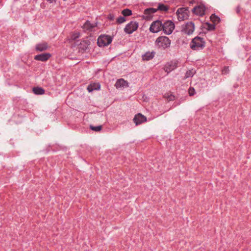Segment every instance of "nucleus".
Segmentation results:
<instances>
[{
    "label": "nucleus",
    "mask_w": 251,
    "mask_h": 251,
    "mask_svg": "<svg viewBox=\"0 0 251 251\" xmlns=\"http://www.w3.org/2000/svg\"><path fill=\"white\" fill-rule=\"evenodd\" d=\"M56 0H47L48 1H49L50 3L55 2Z\"/></svg>",
    "instance_id": "473e14b6"
},
{
    "label": "nucleus",
    "mask_w": 251,
    "mask_h": 251,
    "mask_svg": "<svg viewBox=\"0 0 251 251\" xmlns=\"http://www.w3.org/2000/svg\"><path fill=\"white\" fill-rule=\"evenodd\" d=\"M236 11L237 13H239L240 11V9L239 7H237L236 8Z\"/></svg>",
    "instance_id": "f704fd0d"
},
{
    "label": "nucleus",
    "mask_w": 251,
    "mask_h": 251,
    "mask_svg": "<svg viewBox=\"0 0 251 251\" xmlns=\"http://www.w3.org/2000/svg\"><path fill=\"white\" fill-rule=\"evenodd\" d=\"M179 21L187 20L188 18V10L187 8H179L176 13Z\"/></svg>",
    "instance_id": "39448f33"
},
{
    "label": "nucleus",
    "mask_w": 251,
    "mask_h": 251,
    "mask_svg": "<svg viewBox=\"0 0 251 251\" xmlns=\"http://www.w3.org/2000/svg\"><path fill=\"white\" fill-rule=\"evenodd\" d=\"M205 46V42L203 38L196 37L194 38L190 45L191 48L193 50H200L202 49Z\"/></svg>",
    "instance_id": "f257e3e1"
},
{
    "label": "nucleus",
    "mask_w": 251,
    "mask_h": 251,
    "mask_svg": "<svg viewBox=\"0 0 251 251\" xmlns=\"http://www.w3.org/2000/svg\"><path fill=\"white\" fill-rule=\"evenodd\" d=\"M204 28L208 30H213L215 28V24H211L208 23H206L204 25Z\"/></svg>",
    "instance_id": "412c9836"
},
{
    "label": "nucleus",
    "mask_w": 251,
    "mask_h": 251,
    "mask_svg": "<svg viewBox=\"0 0 251 251\" xmlns=\"http://www.w3.org/2000/svg\"><path fill=\"white\" fill-rule=\"evenodd\" d=\"M138 26V22L131 21L126 25L124 28V31L126 33L131 34L137 29Z\"/></svg>",
    "instance_id": "423d86ee"
},
{
    "label": "nucleus",
    "mask_w": 251,
    "mask_h": 251,
    "mask_svg": "<svg viewBox=\"0 0 251 251\" xmlns=\"http://www.w3.org/2000/svg\"><path fill=\"white\" fill-rule=\"evenodd\" d=\"M112 40L111 37L109 35H100L98 39V44L100 47H104L110 44Z\"/></svg>",
    "instance_id": "20e7f679"
},
{
    "label": "nucleus",
    "mask_w": 251,
    "mask_h": 251,
    "mask_svg": "<svg viewBox=\"0 0 251 251\" xmlns=\"http://www.w3.org/2000/svg\"><path fill=\"white\" fill-rule=\"evenodd\" d=\"M229 72V69L228 67L225 66L222 70V73L223 74H227Z\"/></svg>",
    "instance_id": "c756f323"
},
{
    "label": "nucleus",
    "mask_w": 251,
    "mask_h": 251,
    "mask_svg": "<svg viewBox=\"0 0 251 251\" xmlns=\"http://www.w3.org/2000/svg\"><path fill=\"white\" fill-rule=\"evenodd\" d=\"M156 9L162 12H166L168 10L169 7L164 4L159 3Z\"/></svg>",
    "instance_id": "6ab92c4d"
},
{
    "label": "nucleus",
    "mask_w": 251,
    "mask_h": 251,
    "mask_svg": "<svg viewBox=\"0 0 251 251\" xmlns=\"http://www.w3.org/2000/svg\"><path fill=\"white\" fill-rule=\"evenodd\" d=\"M162 30V23L160 21L153 22L150 27V30L152 33H157Z\"/></svg>",
    "instance_id": "0eeeda50"
},
{
    "label": "nucleus",
    "mask_w": 251,
    "mask_h": 251,
    "mask_svg": "<svg viewBox=\"0 0 251 251\" xmlns=\"http://www.w3.org/2000/svg\"><path fill=\"white\" fill-rule=\"evenodd\" d=\"M90 128L92 130H93L94 131H99L101 129L102 126H91Z\"/></svg>",
    "instance_id": "bb28decb"
},
{
    "label": "nucleus",
    "mask_w": 251,
    "mask_h": 251,
    "mask_svg": "<svg viewBox=\"0 0 251 251\" xmlns=\"http://www.w3.org/2000/svg\"><path fill=\"white\" fill-rule=\"evenodd\" d=\"M164 98L166 99L168 101H172L175 100V96L171 94H165L164 95Z\"/></svg>",
    "instance_id": "b1692460"
},
{
    "label": "nucleus",
    "mask_w": 251,
    "mask_h": 251,
    "mask_svg": "<svg viewBox=\"0 0 251 251\" xmlns=\"http://www.w3.org/2000/svg\"><path fill=\"white\" fill-rule=\"evenodd\" d=\"M33 92L36 95H43L45 93V90L41 87H36L33 88Z\"/></svg>",
    "instance_id": "a211bd4d"
},
{
    "label": "nucleus",
    "mask_w": 251,
    "mask_h": 251,
    "mask_svg": "<svg viewBox=\"0 0 251 251\" xmlns=\"http://www.w3.org/2000/svg\"><path fill=\"white\" fill-rule=\"evenodd\" d=\"M124 16H128L132 15V11L128 8L125 9L122 11Z\"/></svg>",
    "instance_id": "5701e85b"
},
{
    "label": "nucleus",
    "mask_w": 251,
    "mask_h": 251,
    "mask_svg": "<svg viewBox=\"0 0 251 251\" xmlns=\"http://www.w3.org/2000/svg\"><path fill=\"white\" fill-rule=\"evenodd\" d=\"M51 56V55L50 53H42L35 55L34 57V59H35L36 60L41 61L44 62L48 60Z\"/></svg>",
    "instance_id": "9b49d317"
},
{
    "label": "nucleus",
    "mask_w": 251,
    "mask_h": 251,
    "mask_svg": "<svg viewBox=\"0 0 251 251\" xmlns=\"http://www.w3.org/2000/svg\"><path fill=\"white\" fill-rule=\"evenodd\" d=\"M133 120L136 125L137 126L146 122L147 118L141 114L138 113L134 116Z\"/></svg>",
    "instance_id": "9d476101"
},
{
    "label": "nucleus",
    "mask_w": 251,
    "mask_h": 251,
    "mask_svg": "<svg viewBox=\"0 0 251 251\" xmlns=\"http://www.w3.org/2000/svg\"><path fill=\"white\" fill-rule=\"evenodd\" d=\"M115 86L117 88L127 87L128 86V83L124 79L121 78L117 80L115 83Z\"/></svg>",
    "instance_id": "f8f14e48"
},
{
    "label": "nucleus",
    "mask_w": 251,
    "mask_h": 251,
    "mask_svg": "<svg viewBox=\"0 0 251 251\" xmlns=\"http://www.w3.org/2000/svg\"><path fill=\"white\" fill-rule=\"evenodd\" d=\"M80 36V34L79 32H75L73 33L71 36V39L73 40H76L77 38H79Z\"/></svg>",
    "instance_id": "cd10ccee"
},
{
    "label": "nucleus",
    "mask_w": 251,
    "mask_h": 251,
    "mask_svg": "<svg viewBox=\"0 0 251 251\" xmlns=\"http://www.w3.org/2000/svg\"><path fill=\"white\" fill-rule=\"evenodd\" d=\"M155 55L154 51H148L142 55V59L145 61H149L152 59Z\"/></svg>",
    "instance_id": "dca6fc26"
},
{
    "label": "nucleus",
    "mask_w": 251,
    "mask_h": 251,
    "mask_svg": "<svg viewBox=\"0 0 251 251\" xmlns=\"http://www.w3.org/2000/svg\"><path fill=\"white\" fill-rule=\"evenodd\" d=\"M181 32L186 34H188V23L187 22L185 25L182 26Z\"/></svg>",
    "instance_id": "393cba45"
},
{
    "label": "nucleus",
    "mask_w": 251,
    "mask_h": 251,
    "mask_svg": "<svg viewBox=\"0 0 251 251\" xmlns=\"http://www.w3.org/2000/svg\"><path fill=\"white\" fill-rule=\"evenodd\" d=\"M126 18L124 17L120 16L117 19L116 22L118 24H120L124 23L125 22H126Z\"/></svg>",
    "instance_id": "a878e982"
},
{
    "label": "nucleus",
    "mask_w": 251,
    "mask_h": 251,
    "mask_svg": "<svg viewBox=\"0 0 251 251\" xmlns=\"http://www.w3.org/2000/svg\"><path fill=\"white\" fill-rule=\"evenodd\" d=\"M91 42L88 39L83 40L81 41L80 44H79V49L82 50H86L89 48L90 46Z\"/></svg>",
    "instance_id": "ddd939ff"
},
{
    "label": "nucleus",
    "mask_w": 251,
    "mask_h": 251,
    "mask_svg": "<svg viewBox=\"0 0 251 251\" xmlns=\"http://www.w3.org/2000/svg\"><path fill=\"white\" fill-rule=\"evenodd\" d=\"M177 62L176 61H171L168 62L164 66V70L167 73L171 72L176 68Z\"/></svg>",
    "instance_id": "6e6552de"
},
{
    "label": "nucleus",
    "mask_w": 251,
    "mask_h": 251,
    "mask_svg": "<svg viewBox=\"0 0 251 251\" xmlns=\"http://www.w3.org/2000/svg\"><path fill=\"white\" fill-rule=\"evenodd\" d=\"M193 74H194V73L189 70V76H193Z\"/></svg>",
    "instance_id": "72a5a7b5"
},
{
    "label": "nucleus",
    "mask_w": 251,
    "mask_h": 251,
    "mask_svg": "<svg viewBox=\"0 0 251 251\" xmlns=\"http://www.w3.org/2000/svg\"><path fill=\"white\" fill-rule=\"evenodd\" d=\"M96 26V25L94 24H91L89 21H86L83 25L82 28L85 31H92L93 29Z\"/></svg>",
    "instance_id": "2eb2a0df"
},
{
    "label": "nucleus",
    "mask_w": 251,
    "mask_h": 251,
    "mask_svg": "<svg viewBox=\"0 0 251 251\" xmlns=\"http://www.w3.org/2000/svg\"><path fill=\"white\" fill-rule=\"evenodd\" d=\"M48 44L47 42H42L37 44L36 45L35 49L38 51H43L46 50L49 48Z\"/></svg>",
    "instance_id": "4468645a"
},
{
    "label": "nucleus",
    "mask_w": 251,
    "mask_h": 251,
    "mask_svg": "<svg viewBox=\"0 0 251 251\" xmlns=\"http://www.w3.org/2000/svg\"><path fill=\"white\" fill-rule=\"evenodd\" d=\"M205 8L203 5H200L194 7L192 11L193 12L198 16H202L205 14Z\"/></svg>",
    "instance_id": "1a4fd4ad"
},
{
    "label": "nucleus",
    "mask_w": 251,
    "mask_h": 251,
    "mask_svg": "<svg viewBox=\"0 0 251 251\" xmlns=\"http://www.w3.org/2000/svg\"><path fill=\"white\" fill-rule=\"evenodd\" d=\"M100 85L99 83H92L88 85L87 90L89 92H92L94 90H100Z\"/></svg>",
    "instance_id": "f3484780"
},
{
    "label": "nucleus",
    "mask_w": 251,
    "mask_h": 251,
    "mask_svg": "<svg viewBox=\"0 0 251 251\" xmlns=\"http://www.w3.org/2000/svg\"><path fill=\"white\" fill-rule=\"evenodd\" d=\"M157 11V9L153 8H148L144 11V14L146 15L147 14H152L155 13Z\"/></svg>",
    "instance_id": "4be33fe9"
},
{
    "label": "nucleus",
    "mask_w": 251,
    "mask_h": 251,
    "mask_svg": "<svg viewBox=\"0 0 251 251\" xmlns=\"http://www.w3.org/2000/svg\"><path fill=\"white\" fill-rule=\"evenodd\" d=\"M194 30V24L193 22H189V34L192 33Z\"/></svg>",
    "instance_id": "c85d7f7f"
},
{
    "label": "nucleus",
    "mask_w": 251,
    "mask_h": 251,
    "mask_svg": "<svg viewBox=\"0 0 251 251\" xmlns=\"http://www.w3.org/2000/svg\"><path fill=\"white\" fill-rule=\"evenodd\" d=\"M175 28L174 23L170 20H168L162 24V30L167 35L171 34Z\"/></svg>",
    "instance_id": "7ed1b4c3"
},
{
    "label": "nucleus",
    "mask_w": 251,
    "mask_h": 251,
    "mask_svg": "<svg viewBox=\"0 0 251 251\" xmlns=\"http://www.w3.org/2000/svg\"><path fill=\"white\" fill-rule=\"evenodd\" d=\"M195 94V89L193 88H189V96H193Z\"/></svg>",
    "instance_id": "7c9ffc66"
},
{
    "label": "nucleus",
    "mask_w": 251,
    "mask_h": 251,
    "mask_svg": "<svg viewBox=\"0 0 251 251\" xmlns=\"http://www.w3.org/2000/svg\"><path fill=\"white\" fill-rule=\"evenodd\" d=\"M108 19L110 21H113L114 19V16L113 14H109L108 16Z\"/></svg>",
    "instance_id": "2f4dec72"
},
{
    "label": "nucleus",
    "mask_w": 251,
    "mask_h": 251,
    "mask_svg": "<svg viewBox=\"0 0 251 251\" xmlns=\"http://www.w3.org/2000/svg\"><path fill=\"white\" fill-rule=\"evenodd\" d=\"M155 43L158 47L165 49L170 47L171 41L166 36H160L156 39Z\"/></svg>",
    "instance_id": "f03ea898"
},
{
    "label": "nucleus",
    "mask_w": 251,
    "mask_h": 251,
    "mask_svg": "<svg viewBox=\"0 0 251 251\" xmlns=\"http://www.w3.org/2000/svg\"><path fill=\"white\" fill-rule=\"evenodd\" d=\"M210 19L211 22L214 24L218 23L220 21V18L214 14L211 15Z\"/></svg>",
    "instance_id": "aec40b11"
},
{
    "label": "nucleus",
    "mask_w": 251,
    "mask_h": 251,
    "mask_svg": "<svg viewBox=\"0 0 251 251\" xmlns=\"http://www.w3.org/2000/svg\"><path fill=\"white\" fill-rule=\"evenodd\" d=\"M188 73V72H186V77H187V75Z\"/></svg>",
    "instance_id": "c9c22d12"
}]
</instances>
